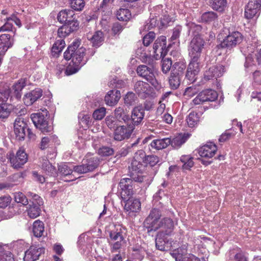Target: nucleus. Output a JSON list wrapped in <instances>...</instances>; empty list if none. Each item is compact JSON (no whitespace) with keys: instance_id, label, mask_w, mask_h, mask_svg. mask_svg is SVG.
<instances>
[{"instance_id":"f257e3e1","label":"nucleus","mask_w":261,"mask_h":261,"mask_svg":"<svg viewBox=\"0 0 261 261\" xmlns=\"http://www.w3.org/2000/svg\"><path fill=\"white\" fill-rule=\"evenodd\" d=\"M80 44L81 42L79 40H75L64 53L66 60H71L65 71L67 75L76 73L87 62V60L85 58L86 48L79 47Z\"/></svg>"},{"instance_id":"f03ea898","label":"nucleus","mask_w":261,"mask_h":261,"mask_svg":"<svg viewBox=\"0 0 261 261\" xmlns=\"http://www.w3.org/2000/svg\"><path fill=\"white\" fill-rule=\"evenodd\" d=\"M144 151L139 150L135 154L129 171L130 177L136 182L144 183L145 185L150 184L156 171L152 169L151 171H144L145 165L143 164Z\"/></svg>"},{"instance_id":"7ed1b4c3","label":"nucleus","mask_w":261,"mask_h":261,"mask_svg":"<svg viewBox=\"0 0 261 261\" xmlns=\"http://www.w3.org/2000/svg\"><path fill=\"white\" fill-rule=\"evenodd\" d=\"M161 216L160 210L152 208L144 222V226L148 231H156L161 229L163 236L170 235L174 229L173 221L169 218L161 219Z\"/></svg>"},{"instance_id":"20e7f679","label":"nucleus","mask_w":261,"mask_h":261,"mask_svg":"<svg viewBox=\"0 0 261 261\" xmlns=\"http://www.w3.org/2000/svg\"><path fill=\"white\" fill-rule=\"evenodd\" d=\"M243 39L244 36L241 32L238 31L230 32L229 30L228 34L217 47L218 49H226V51H230L241 44Z\"/></svg>"},{"instance_id":"39448f33","label":"nucleus","mask_w":261,"mask_h":261,"mask_svg":"<svg viewBox=\"0 0 261 261\" xmlns=\"http://www.w3.org/2000/svg\"><path fill=\"white\" fill-rule=\"evenodd\" d=\"M123 233V229L120 225L115 226L114 229L109 231V237L111 242L109 243L111 252H117L125 243Z\"/></svg>"},{"instance_id":"423d86ee","label":"nucleus","mask_w":261,"mask_h":261,"mask_svg":"<svg viewBox=\"0 0 261 261\" xmlns=\"http://www.w3.org/2000/svg\"><path fill=\"white\" fill-rule=\"evenodd\" d=\"M137 74L148 82L155 89L159 90L162 86L157 80L155 73L153 69L145 65L138 66L136 69Z\"/></svg>"},{"instance_id":"0eeeda50","label":"nucleus","mask_w":261,"mask_h":261,"mask_svg":"<svg viewBox=\"0 0 261 261\" xmlns=\"http://www.w3.org/2000/svg\"><path fill=\"white\" fill-rule=\"evenodd\" d=\"M45 114L41 113H33L31 115V118L37 128H38L42 133L50 132L53 128L51 125H49L47 118V112H45Z\"/></svg>"},{"instance_id":"6e6552de","label":"nucleus","mask_w":261,"mask_h":261,"mask_svg":"<svg viewBox=\"0 0 261 261\" xmlns=\"http://www.w3.org/2000/svg\"><path fill=\"white\" fill-rule=\"evenodd\" d=\"M7 157L12 166L15 169L21 168L28 161V155L23 149H19L16 154L12 151H9Z\"/></svg>"},{"instance_id":"1a4fd4ad","label":"nucleus","mask_w":261,"mask_h":261,"mask_svg":"<svg viewBox=\"0 0 261 261\" xmlns=\"http://www.w3.org/2000/svg\"><path fill=\"white\" fill-rule=\"evenodd\" d=\"M217 92L211 89L202 90L192 101L191 105L196 106L202 105L206 102L214 101L217 99Z\"/></svg>"},{"instance_id":"9d476101","label":"nucleus","mask_w":261,"mask_h":261,"mask_svg":"<svg viewBox=\"0 0 261 261\" xmlns=\"http://www.w3.org/2000/svg\"><path fill=\"white\" fill-rule=\"evenodd\" d=\"M166 37L165 36H161L155 41L153 46V56L155 60L164 58L168 51V47H167Z\"/></svg>"},{"instance_id":"9b49d317","label":"nucleus","mask_w":261,"mask_h":261,"mask_svg":"<svg viewBox=\"0 0 261 261\" xmlns=\"http://www.w3.org/2000/svg\"><path fill=\"white\" fill-rule=\"evenodd\" d=\"M205 41L201 37H193L191 41L189 48V55L191 58L200 59Z\"/></svg>"},{"instance_id":"f8f14e48","label":"nucleus","mask_w":261,"mask_h":261,"mask_svg":"<svg viewBox=\"0 0 261 261\" xmlns=\"http://www.w3.org/2000/svg\"><path fill=\"white\" fill-rule=\"evenodd\" d=\"M135 127L131 124L117 126L114 132V139L121 141L130 138Z\"/></svg>"},{"instance_id":"ddd939ff","label":"nucleus","mask_w":261,"mask_h":261,"mask_svg":"<svg viewBox=\"0 0 261 261\" xmlns=\"http://www.w3.org/2000/svg\"><path fill=\"white\" fill-rule=\"evenodd\" d=\"M57 19L61 23L71 24L76 22L77 25L79 26V22L76 19L73 10L66 9L60 11L58 14Z\"/></svg>"},{"instance_id":"4468645a","label":"nucleus","mask_w":261,"mask_h":261,"mask_svg":"<svg viewBox=\"0 0 261 261\" xmlns=\"http://www.w3.org/2000/svg\"><path fill=\"white\" fill-rule=\"evenodd\" d=\"M133 180L132 178H123L120 180L119 182L120 195L123 200L133 195Z\"/></svg>"},{"instance_id":"2eb2a0df","label":"nucleus","mask_w":261,"mask_h":261,"mask_svg":"<svg viewBox=\"0 0 261 261\" xmlns=\"http://www.w3.org/2000/svg\"><path fill=\"white\" fill-rule=\"evenodd\" d=\"M225 72V67L222 65H213L204 73V79L206 81L217 79L222 76Z\"/></svg>"},{"instance_id":"dca6fc26","label":"nucleus","mask_w":261,"mask_h":261,"mask_svg":"<svg viewBox=\"0 0 261 261\" xmlns=\"http://www.w3.org/2000/svg\"><path fill=\"white\" fill-rule=\"evenodd\" d=\"M134 90L139 97L146 98L153 93V89L145 82L137 81L134 85Z\"/></svg>"},{"instance_id":"f3484780","label":"nucleus","mask_w":261,"mask_h":261,"mask_svg":"<svg viewBox=\"0 0 261 261\" xmlns=\"http://www.w3.org/2000/svg\"><path fill=\"white\" fill-rule=\"evenodd\" d=\"M261 9V0H249L245 10V16L247 19L255 17Z\"/></svg>"},{"instance_id":"a211bd4d","label":"nucleus","mask_w":261,"mask_h":261,"mask_svg":"<svg viewBox=\"0 0 261 261\" xmlns=\"http://www.w3.org/2000/svg\"><path fill=\"white\" fill-rule=\"evenodd\" d=\"M44 248L36 246H31L25 251L23 257L24 261H36L39 259L40 256L44 253Z\"/></svg>"},{"instance_id":"6ab92c4d","label":"nucleus","mask_w":261,"mask_h":261,"mask_svg":"<svg viewBox=\"0 0 261 261\" xmlns=\"http://www.w3.org/2000/svg\"><path fill=\"white\" fill-rule=\"evenodd\" d=\"M27 124L23 118L17 117L14 124V131L16 138L18 140H23L25 136Z\"/></svg>"},{"instance_id":"aec40b11","label":"nucleus","mask_w":261,"mask_h":261,"mask_svg":"<svg viewBox=\"0 0 261 261\" xmlns=\"http://www.w3.org/2000/svg\"><path fill=\"white\" fill-rule=\"evenodd\" d=\"M217 146L212 142H208L200 147L198 149V153L201 157L212 158L216 153Z\"/></svg>"},{"instance_id":"412c9836","label":"nucleus","mask_w":261,"mask_h":261,"mask_svg":"<svg viewBox=\"0 0 261 261\" xmlns=\"http://www.w3.org/2000/svg\"><path fill=\"white\" fill-rule=\"evenodd\" d=\"M124 203V210L128 215L138 213L141 209V202L138 199L129 198Z\"/></svg>"},{"instance_id":"4be33fe9","label":"nucleus","mask_w":261,"mask_h":261,"mask_svg":"<svg viewBox=\"0 0 261 261\" xmlns=\"http://www.w3.org/2000/svg\"><path fill=\"white\" fill-rule=\"evenodd\" d=\"M42 96V90L40 88H36L29 93L25 94L23 100L25 105L29 106L37 101Z\"/></svg>"},{"instance_id":"5701e85b","label":"nucleus","mask_w":261,"mask_h":261,"mask_svg":"<svg viewBox=\"0 0 261 261\" xmlns=\"http://www.w3.org/2000/svg\"><path fill=\"white\" fill-rule=\"evenodd\" d=\"M13 44L14 39L10 35L3 34L0 35V51L2 54H5Z\"/></svg>"},{"instance_id":"b1692460","label":"nucleus","mask_w":261,"mask_h":261,"mask_svg":"<svg viewBox=\"0 0 261 261\" xmlns=\"http://www.w3.org/2000/svg\"><path fill=\"white\" fill-rule=\"evenodd\" d=\"M145 115V110L142 107H136L132 112L131 118L133 125L135 127V125H139L142 121Z\"/></svg>"},{"instance_id":"393cba45","label":"nucleus","mask_w":261,"mask_h":261,"mask_svg":"<svg viewBox=\"0 0 261 261\" xmlns=\"http://www.w3.org/2000/svg\"><path fill=\"white\" fill-rule=\"evenodd\" d=\"M79 29V25L75 22L73 24H64L60 27L58 30V35L60 39L64 38L69 35L72 32L76 31Z\"/></svg>"},{"instance_id":"a878e982","label":"nucleus","mask_w":261,"mask_h":261,"mask_svg":"<svg viewBox=\"0 0 261 261\" xmlns=\"http://www.w3.org/2000/svg\"><path fill=\"white\" fill-rule=\"evenodd\" d=\"M121 97L119 90L114 89L109 91L105 97L106 103L110 106H114L117 103Z\"/></svg>"},{"instance_id":"bb28decb","label":"nucleus","mask_w":261,"mask_h":261,"mask_svg":"<svg viewBox=\"0 0 261 261\" xmlns=\"http://www.w3.org/2000/svg\"><path fill=\"white\" fill-rule=\"evenodd\" d=\"M87 38L95 47L100 46L104 41L103 34L101 31H96L94 34L88 33Z\"/></svg>"},{"instance_id":"cd10ccee","label":"nucleus","mask_w":261,"mask_h":261,"mask_svg":"<svg viewBox=\"0 0 261 261\" xmlns=\"http://www.w3.org/2000/svg\"><path fill=\"white\" fill-rule=\"evenodd\" d=\"M41 166L42 169L49 176H55L57 174L56 168L53 166L45 157H42L40 159Z\"/></svg>"},{"instance_id":"c85d7f7f","label":"nucleus","mask_w":261,"mask_h":261,"mask_svg":"<svg viewBox=\"0 0 261 261\" xmlns=\"http://www.w3.org/2000/svg\"><path fill=\"white\" fill-rule=\"evenodd\" d=\"M114 115L115 119L120 122H124L128 123L130 120L129 115L123 107H119L117 108L114 111Z\"/></svg>"},{"instance_id":"c756f323","label":"nucleus","mask_w":261,"mask_h":261,"mask_svg":"<svg viewBox=\"0 0 261 261\" xmlns=\"http://www.w3.org/2000/svg\"><path fill=\"white\" fill-rule=\"evenodd\" d=\"M27 78H21L12 86L14 95L17 99H19L21 98L22 95L21 91L27 86Z\"/></svg>"},{"instance_id":"7c9ffc66","label":"nucleus","mask_w":261,"mask_h":261,"mask_svg":"<svg viewBox=\"0 0 261 261\" xmlns=\"http://www.w3.org/2000/svg\"><path fill=\"white\" fill-rule=\"evenodd\" d=\"M143 158V164L145 165L146 169L150 168L151 171L152 167H154L159 162V158L155 155H146L144 152V157Z\"/></svg>"},{"instance_id":"2f4dec72","label":"nucleus","mask_w":261,"mask_h":261,"mask_svg":"<svg viewBox=\"0 0 261 261\" xmlns=\"http://www.w3.org/2000/svg\"><path fill=\"white\" fill-rule=\"evenodd\" d=\"M83 161L89 172L93 171L99 164V160L97 157L87 155Z\"/></svg>"},{"instance_id":"473e14b6","label":"nucleus","mask_w":261,"mask_h":261,"mask_svg":"<svg viewBox=\"0 0 261 261\" xmlns=\"http://www.w3.org/2000/svg\"><path fill=\"white\" fill-rule=\"evenodd\" d=\"M170 139L166 138L162 139L153 140L150 143V146L152 148L156 150H162L166 148L171 143Z\"/></svg>"},{"instance_id":"72a5a7b5","label":"nucleus","mask_w":261,"mask_h":261,"mask_svg":"<svg viewBox=\"0 0 261 261\" xmlns=\"http://www.w3.org/2000/svg\"><path fill=\"white\" fill-rule=\"evenodd\" d=\"M189 137V135L188 134L179 135L174 137L172 140L170 139V144L173 148L177 149L186 142Z\"/></svg>"},{"instance_id":"f704fd0d","label":"nucleus","mask_w":261,"mask_h":261,"mask_svg":"<svg viewBox=\"0 0 261 261\" xmlns=\"http://www.w3.org/2000/svg\"><path fill=\"white\" fill-rule=\"evenodd\" d=\"M44 231V225L42 221L39 220H36L33 225V232L34 235L37 238L42 237Z\"/></svg>"},{"instance_id":"c9c22d12","label":"nucleus","mask_w":261,"mask_h":261,"mask_svg":"<svg viewBox=\"0 0 261 261\" xmlns=\"http://www.w3.org/2000/svg\"><path fill=\"white\" fill-rule=\"evenodd\" d=\"M193 159V157L191 155H181L180 158V161L182 164V169L190 170L194 165Z\"/></svg>"},{"instance_id":"e433bc0d","label":"nucleus","mask_w":261,"mask_h":261,"mask_svg":"<svg viewBox=\"0 0 261 261\" xmlns=\"http://www.w3.org/2000/svg\"><path fill=\"white\" fill-rule=\"evenodd\" d=\"M218 15L213 11L205 12L201 16V20L203 22L211 23L214 22L218 19Z\"/></svg>"},{"instance_id":"4c0bfd02","label":"nucleus","mask_w":261,"mask_h":261,"mask_svg":"<svg viewBox=\"0 0 261 261\" xmlns=\"http://www.w3.org/2000/svg\"><path fill=\"white\" fill-rule=\"evenodd\" d=\"M186 68V65L184 62H175L172 66L171 73L182 77Z\"/></svg>"},{"instance_id":"58836bf2","label":"nucleus","mask_w":261,"mask_h":261,"mask_svg":"<svg viewBox=\"0 0 261 261\" xmlns=\"http://www.w3.org/2000/svg\"><path fill=\"white\" fill-rule=\"evenodd\" d=\"M65 46V42L63 39L57 40L51 48V52L54 56H58Z\"/></svg>"},{"instance_id":"ea45409f","label":"nucleus","mask_w":261,"mask_h":261,"mask_svg":"<svg viewBox=\"0 0 261 261\" xmlns=\"http://www.w3.org/2000/svg\"><path fill=\"white\" fill-rule=\"evenodd\" d=\"M28 216L31 219H35L40 216L41 209L40 206L35 203L30 204L27 210Z\"/></svg>"},{"instance_id":"a19ab883","label":"nucleus","mask_w":261,"mask_h":261,"mask_svg":"<svg viewBox=\"0 0 261 261\" xmlns=\"http://www.w3.org/2000/svg\"><path fill=\"white\" fill-rule=\"evenodd\" d=\"M190 253L186 252V251L182 250L181 248H178L172 253V256L175 259L176 261H186Z\"/></svg>"},{"instance_id":"79ce46f5","label":"nucleus","mask_w":261,"mask_h":261,"mask_svg":"<svg viewBox=\"0 0 261 261\" xmlns=\"http://www.w3.org/2000/svg\"><path fill=\"white\" fill-rule=\"evenodd\" d=\"M186 121L189 127H194L198 124L199 121L198 113L194 111L190 112L187 117Z\"/></svg>"},{"instance_id":"37998d69","label":"nucleus","mask_w":261,"mask_h":261,"mask_svg":"<svg viewBox=\"0 0 261 261\" xmlns=\"http://www.w3.org/2000/svg\"><path fill=\"white\" fill-rule=\"evenodd\" d=\"M116 16L119 20L126 21L130 18L131 13L128 9L121 8L117 11Z\"/></svg>"},{"instance_id":"c03bdc74","label":"nucleus","mask_w":261,"mask_h":261,"mask_svg":"<svg viewBox=\"0 0 261 261\" xmlns=\"http://www.w3.org/2000/svg\"><path fill=\"white\" fill-rule=\"evenodd\" d=\"M227 0H213L212 8L219 12H223L227 7Z\"/></svg>"},{"instance_id":"a18cd8bd","label":"nucleus","mask_w":261,"mask_h":261,"mask_svg":"<svg viewBox=\"0 0 261 261\" xmlns=\"http://www.w3.org/2000/svg\"><path fill=\"white\" fill-rule=\"evenodd\" d=\"M181 77L180 76L171 73L169 78V83L171 89H176L179 87Z\"/></svg>"},{"instance_id":"49530a36","label":"nucleus","mask_w":261,"mask_h":261,"mask_svg":"<svg viewBox=\"0 0 261 261\" xmlns=\"http://www.w3.org/2000/svg\"><path fill=\"white\" fill-rule=\"evenodd\" d=\"M70 4L74 10L81 11L85 7V2L84 0H70Z\"/></svg>"},{"instance_id":"de8ad7c7","label":"nucleus","mask_w":261,"mask_h":261,"mask_svg":"<svg viewBox=\"0 0 261 261\" xmlns=\"http://www.w3.org/2000/svg\"><path fill=\"white\" fill-rule=\"evenodd\" d=\"M190 31L194 37H201L202 27L201 25L192 23L190 25Z\"/></svg>"},{"instance_id":"09e8293b","label":"nucleus","mask_w":261,"mask_h":261,"mask_svg":"<svg viewBox=\"0 0 261 261\" xmlns=\"http://www.w3.org/2000/svg\"><path fill=\"white\" fill-rule=\"evenodd\" d=\"M99 155L102 156H108L114 153L113 148L108 146H102L98 150Z\"/></svg>"},{"instance_id":"8fccbe9b","label":"nucleus","mask_w":261,"mask_h":261,"mask_svg":"<svg viewBox=\"0 0 261 261\" xmlns=\"http://www.w3.org/2000/svg\"><path fill=\"white\" fill-rule=\"evenodd\" d=\"M14 199L17 203H21L23 205H27L29 203L27 197L21 192L16 193L14 195Z\"/></svg>"},{"instance_id":"3c124183","label":"nucleus","mask_w":261,"mask_h":261,"mask_svg":"<svg viewBox=\"0 0 261 261\" xmlns=\"http://www.w3.org/2000/svg\"><path fill=\"white\" fill-rule=\"evenodd\" d=\"M155 38V34L153 32H149L143 38V44L145 46H149Z\"/></svg>"},{"instance_id":"603ef678","label":"nucleus","mask_w":261,"mask_h":261,"mask_svg":"<svg viewBox=\"0 0 261 261\" xmlns=\"http://www.w3.org/2000/svg\"><path fill=\"white\" fill-rule=\"evenodd\" d=\"M10 92L11 90L9 85L5 82H0V94L8 98Z\"/></svg>"},{"instance_id":"864d4df0","label":"nucleus","mask_w":261,"mask_h":261,"mask_svg":"<svg viewBox=\"0 0 261 261\" xmlns=\"http://www.w3.org/2000/svg\"><path fill=\"white\" fill-rule=\"evenodd\" d=\"M199 60V59L191 58V61L188 67L189 70L199 73L200 71Z\"/></svg>"},{"instance_id":"5fc2aeb1","label":"nucleus","mask_w":261,"mask_h":261,"mask_svg":"<svg viewBox=\"0 0 261 261\" xmlns=\"http://www.w3.org/2000/svg\"><path fill=\"white\" fill-rule=\"evenodd\" d=\"M234 261H248L247 253L239 248L233 256Z\"/></svg>"},{"instance_id":"6e6d98bb","label":"nucleus","mask_w":261,"mask_h":261,"mask_svg":"<svg viewBox=\"0 0 261 261\" xmlns=\"http://www.w3.org/2000/svg\"><path fill=\"white\" fill-rule=\"evenodd\" d=\"M172 60L171 59H163L162 64V70L163 73L166 74L170 71L172 66Z\"/></svg>"},{"instance_id":"4d7b16f0","label":"nucleus","mask_w":261,"mask_h":261,"mask_svg":"<svg viewBox=\"0 0 261 261\" xmlns=\"http://www.w3.org/2000/svg\"><path fill=\"white\" fill-rule=\"evenodd\" d=\"M159 235L162 236L163 233L162 232H159L158 237L155 240V246L156 248L161 251H165L166 250L165 247V242L162 238L159 237ZM163 237L164 236H163Z\"/></svg>"},{"instance_id":"13d9d810","label":"nucleus","mask_w":261,"mask_h":261,"mask_svg":"<svg viewBox=\"0 0 261 261\" xmlns=\"http://www.w3.org/2000/svg\"><path fill=\"white\" fill-rule=\"evenodd\" d=\"M106 110L105 108H100L94 111L93 117L95 120H101L106 115Z\"/></svg>"},{"instance_id":"bf43d9fd","label":"nucleus","mask_w":261,"mask_h":261,"mask_svg":"<svg viewBox=\"0 0 261 261\" xmlns=\"http://www.w3.org/2000/svg\"><path fill=\"white\" fill-rule=\"evenodd\" d=\"M6 103L0 106V119H5L9 116L10 111Z\"/></svg>"},{"instance_id":"052dcab7","label":"nucleus","mask_w":261,"mask_h":261,"mask_svg":"<svg viewBox=\"0 0 261 261\" xmlns=\"http://www.w3.org/2000/svg\"><path fill=\"white\" fill-rule=\"evenodd\" d=\"M182 30V27L181 25H177L173 29L172 35L170 38L171 41L176 40L179 38L180 33Z\"/></svg>"},{"instance_id":"680f3d73","label":"nucleus","mask_w":261,"mask_h":261,"mask_svg":"<svg viewBox=\"0 0 261 261\" xmlns=\"http://www.w3.org/2000/svg\"><path fill=\"white\" fill-rule=\"evenodd\" d=\"M135 94L133 92H128L124 97V102L128 105H133L135 101Z\"/></svg>"},{"instance_id":"e2e57ef3","label":"nucleus","mask_w":261,"mask_h":261,"mask_svg":"<svg viewBox=\"0 0 261 261\" xmlns=\"http://www.w3.org/2000/svg\"><path fill=\"white\" fill-rule=\"evenodd\" d=\"M51 136H47L43 137L41 139V141L40 143V148L41 150H44L48 147L49 146Z\"/></svg>"},{"instance_id":"0e129e2a","label":"nucleus","mask_w":261,"mask_h":261,"mask_svg":"<svg viewBox=\"0 0 261 261\" xmlns=\"http://www.w3.org/2000/svg\"><path fill=\"white\" fill-rule=\"evenodd\" d=\"M115 118L112 117H107L106 119V123L110 129H114V130L118 126L117 121L115 119Z\"/></svg>"},{"instance_id":"69168bd1","label":"nucleus","mask_w":261,"mask_h":261,"mask_svg":"<svg viewBox=\"0 0 261 261\" xmlns=\"http://www.w3.org/2000/svg\"><path fill=\"white\" fill-rule=\"evenodd\" d=\"M73 170L75 172L80 174L86 173L89 172L85 163H84V161H82V164L81 165L75 166L73 167Z\"/></svg>"},{"instance_id":"338daca9","label":"nucleus","mask_w":261,"mask_h":261,"mask_svg":"<svg viewBox=\"0 0 261 261\" xmlns=\"http://www.w3.org/2000/svg\"><path fill=\"white\" fill-rule=\"evenodd\" d=\"M0 261H15L14 255L10 251H6L0 257Z\"/></svg>"},{"instance_id":"774afa93","label":"nucleus","mask_w":261,"mask_h":261,"mask_svg":"<svg viewBox=\"0 0 261 261\" xmlns=\"http://www.w3.org/2000/svg\"><path fill=\"white\" fill-rule=\"evenodd\" d=\"M253 85L255 87L257 85H261V71H255L253 74Z\"/></svg>"}]
</instances>
